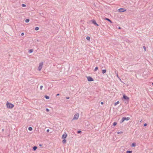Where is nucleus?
Here are the masks:
<instances>
[{
  "mask_svg": "<svg viewBox=\"0 0 153 153\" xmlns=\"http://www.w3.org/2000/svg\"><path fill=\"white\" fill-rule=\"evenodd\" d=\"M6 106L7 108L12 109L14 107V105L13 104L7 102L6 103Z\"/></svg>",
  "mask_w": 153,
  "mask_h": 153,
  "instance_id": "obj_1",
  "label": "nucleus"
},
{
  "mask_svg": "<svg viewBox=\"0 0 153 153\" xmlns=\"http://www.w3.org/2000/svg\"><path fill=\"white\" fill-rule=\"evenodd\" d=\"M43 63L42 62H41L39 64V66L38 67V70L39 71H40L42 68Z\"/></svg>",
  "mask_w": 153,
  "mask_h": 153,
  "instance_id": "obj_2",
  "label": "nucleus"
},
{
  "mask_svg": "<svg viewBox=\"0 0 153 153\" xmlns=\"http://www.w3.org/2000/svg\"><path fill=\"white\" fill-rule=\"evenodd\" d=\"M79 117V114L78 113L76 114H75L74 117L73 118V120H77Z\"/></svg>",
  "mask_w": 153,
  "mask_h": 153,
  "instance_id": "obj_3",
  "label": "nucleus"
},
{
  "mask_svg": "<svg viewBox=\"0 0 153 153\" xmlns=\"http://www.w3.org/2000/svg\"><path fill=\"white\" fill-rule=\"evenodd\" d=\"M123 98L125 100H126L128 102L129 100V98L125 94L123 95Z\"/></svg>",
  "mask_w": 153,
  "mask_h": 153,
  "instance_id": "obj_4",
  "label": "nucleus"
},
{
  "mask_svg": "<svg viewBox=\"0 0 153 153\" xmlns=\"http://www.w3.org/2000/svg\"><path fill=\"white\" fill-rule=\"evenodd\" d=\"M130 119V118L129 117H123L122 118L121 123L123 122L125 120H128Z\"/></svg>",
  "mask_w": 153,
  "mask_h": 153,
  "instance_id": "obj_5",
  "label": "nucleus"
},
{
  "mask_svg": "<svg viewBox=\"0 0 153 153\" xmlns=\"http://www.w3.org/2000/svg\"><path fill=\"white\" fill-rule=\"evenodd\" d=\"M67 137V134L66 132H65L62 136V139H65Z\"/></svg>",
  "mask_w": 153,
  "mask_h": 153,
  "instance_id": "obj_6",
  "label": "nucleus"
},
{
  "mask_svg": "<svg viewBox=\"0 0 153 153\" xmlns=\"http://www.w3.org/2000/svg\"><path fill=\"white\" fill-rule=\"evenodd\" d=\"M118 10L120 12H125L126 10V9L123 8H120Z\"/></svg>",
  "mask_w": 153,
  "mask_h": 153,
  "instance_id": "obj_7",
  "label": "nucleus"
},
{
  "mask_svg": "<svg viewBox=\"0 0 153 153\" xmlns=\"http://www.w3.org/2000/svg\"><path fill=\"white\" fill-rule=\"evenodd\" d=\"M88 80V81H92L94 80V79L92 78L90 76H88L87 77Z\"/></svg>",
  "mask_w": 153,
  "mask_h": 153,
  "instance_id": "obj_8",
  "label": "nucleus"
},
{
  "mask_svg": "<svg viewBox=\"0 0 153 153\" xmlns=\"http://www.w3.org/2000/svg\"><path fill=\"white\" fill-rule=\"evenodd\" d=\"M92 22L95 25H96L97 26H99V25L98 24H97L96 21L94 20H92Z\"/></svg>",
  "mask_w": 153,
  "mask_h": 153,
  "instance_id": "obj_9",
  "label": "nucleus"
},
{
  "mask_svg": "<svg viewBox=\"0 0 153 153\" xmlns=\"http://www.w3.org/2000/svg\"><path fill=\"white\" fill-rule=\"evenodd\" d=\"M119 103V101H117V102H115L114 104V106H116Z\"/></svg>",
  "mask_w": 153,
  "mask_h": 153,
  "instance_id": "obj_10",
  "label": "nucleus"
},
{
  "mask_svg": "<svg viewBox=\"0 0 153 153\" xmlns=\"http://www.w3.org/2000/svg\"><path fill=\"white\" fill-rule=\"evenodd\" d=\"M106 20H107L110 23H112V22L109 19H108V18H106L105 19Z\"/></svg>",
  "mask_w": 153,
  "mask_h": 153,
  "instance_id": "obj_11",
  "label": "nucleus"
},
{
  "mask_svg": "<svg viewBox=\"0 0 153 153\" xmlns=\"http://www.w3.org/2000/svg\"><path fill=\"white\" fill-rule=\"evenodd\" d=\"M63 140L62 141V143H65L66 142V140L65 139H63Z\"/></svg>",
  "mask_w": 153,
  "mask_h": 153,
  "instance_id": "obj_12",
  "label": "nucleus"
},
{
  "mask_svg": "<svg viewBox=\"0 0 153 153\" xmlns=\"http://www.w3.org/2000/svg\"><path fill=\"white\" fill-rule=\"evenodd\" d=\"M28 130L30 131H31L33 130L32 128L31 127H29L28 128Z\"/></svg>",
  "mask_w": 153,
  "mask_h": 153,
  "instance_id": "obj_13",
  "label": "nucleus"
},
{
  "mask_svg": "<svg viewBox=\"0 0 153 153\" xmlns=\"http://www.w3.org/2000/svg\"><path fill=\"white\" fill-rule=\"evenodd\" d=\"M102 73L104 74L106 73V70H102Z\"/></svg>",
  "mask_w": 153,
  "mask_h": 153,
  "instance_id": "obj_14",
  "label": "nucleus"
},
{
  "mask_svg": "<svg viewBox=\"0 0 153 153\" xmlns=\"http://www.w3.org/2000/svg\"><path fill=\"white\" fill-rule=\"evenodd\" d=\"M37 149V147L36 146H35L33 147V149L34 151L36 150Z\"/></svg>",
  "mask_w": 153,
  "mask_h": 153,
  "instance_id": "obj_15",
  "label": "nucleus"
},
{
  "mask_svg": "<svg viewBox=\"0 0 153 153\" xmlns=\"http://www.w3.org/2000/svg\"><path fill=\"white\" fill-rule=\"evenodd\" d=\"M45 98L47 99H49V97L47 95H45Z\"/></svg>",
  "mask_w": 153,
  "mask_h": 153,
  "instance_id": "obj_16",
  "label": "nucleus"
},
{
  "mask_svg": "<svg viewBox=\"0 0 153 153\" xmlns=\"http://www.w3.org/2000/svg\"><path fill=\"white\" fill-rule=\"evenodd\" d=\"M126 153H132V151H127Z\"/></svg>",
  "mask_w": 153,
  "mask_h": 153,
  "instance_id": "obj_17",
  "label": "nucleus"
},
{
  "mask_svg": "<svg viewBox=\"0 0 153 153\" xmlns=\"http://www.w3.org/2000/svg\"><path fill=\"white\" fill-rule=\"evenodd\" d=\"M86 39L87 40H90V37L89 36H87L86 37Z\"/></svg>",
  "mask_w": 153,
  "mask_h": 153,
  "instance_id": "obj_18",
  "label": "nucleus"
},
{
  "mask_svg": "<svg viewBox=\"0 0 153 153\" xmlns=\"http://www.w3.org/2000/svg\"><path fill=\"white\" fill-rule=\"evenodd\" d=\"M29 19H26L25 21L26 23H28L29 22Z\"/></svg>",
  "mask_w": 153,
  "mask_h": 153,
  "instance_id": "obj_19",
  "label": "nucleus"
},
{
  "mask_svg": "<svg viewBox=\"0 0 153 153\" xmlns=\"http://www.w3.org/2000/svg\"><path fill=\"white\" fill-rule=\"evenodd\" d=\"M39 29V27H36L35 28V30H38Z\"/></svg>",
  "mask_w": 153,
  "mask_h": 153,
  "instance_id": "obj_20",
  "label": "nucleus"
},
{
  "mask_svg": "<svg viewBox=\"0 0 153 153\" xmlns=\"http://www.w3.org/2000/svg\"><path fill=\"white\" fill-rule=\"evenodd\" d=\"M98 69V68L97 67H96L94 69V71H97Z\"/></svg>",
  "mask_w": 153,
  "mask_h": 153,
  "instance_id": "obj_21",
  "label": "nucleus"
},
{
  "mask_svg": "<svg viewBox=\"0 0 153 153\" xmlns=\"http://www.w3.org/2000/svg\"><path fill=\"white\" fill-rule=\"evenodd\" d=\"M33 52V50L32 49H30L29 51V52L30 53H31Z\"/></svg>",
  "mask_w": 153,
  "mask_h": 153,
  "instance_id": "obj_22",
  "label": "nucleus"
},
{
  "mask_svg": "<svg viewBox=\"0 0 153 153\" xmlns=\"http://www.w3.org/2000/svg\"><path fill=\"white\" fill-rule=\"evenodd\" d=\"M22 7H26V5H25V4H22Z\"/></svg>",
  "mask_w": 153,
  "mask_h": 153,
  "instance_id": "obj_23",
  "label": "nucleus"
},
{
  "mask_svg": "<svg viewBox=\"0 0 153 153\" xmlns=\"http://www.w3.org/2000/svg\"><path fill=\"white\" fill-rule=\"evenodd\" d=\"M123 133V132L122 131L118 132H117L118 134H121Z\"/></svg>",
  "mask_w": 153,
  "mask_h": 153,
  "instance_id": "obj_24",
  "label": "nucleus"
},
{
  "mask_svg": "<svg viewBox=\"0 0 153 153\" xmlns=\"http://www.w3.org/2000/svg\"><path fill=\"white\" fill-rule=\"evenodd\" d=\"M117 125V123L116 122H114L113 123L114 126H115Z\"/></svg>",
  "mask_w": 153,
  "mask_h": 153,
  "instance_id": "obj_25",
  "label": "nucleus"
},
{
  "mask_svg": "<svg viewBox=\"0 0 153 153\" xmlns=\"http://www.w3.org/2000/svg\"><path fill=\"white\" fill-rule=\"evenodd\" d=\"M132 146L133 147H134V146H135V144L134 143H133L132 144Z\"/></svg>",
  "mask_w": 153,
  "mask_h": 153,
  "instance_id": "obj_26",
  "label": "nucleus"
},
{
  "mask_svg": "<svg viewBox=\"0 0 153 153\" xmlns=\"http://www.w3.org/2000/svg\"><path fill=\"white\" fill-rule=\"evenodd\" d=\"M143 48H144L145 51H146V48L145 46H143Z\"/></svg>",
  "mask_w": 153,
  "mask_h": 153,
  "instance_id": "obj_27",
  "label": "nucleus"
},
{
  "mask_svg": "<svg viewBox=\"0 0 153 153\" xmlns=\"http://www.w3.org/2000/svg\"><path fill=\"white\" fill-rule=\"evenodd\" d=\"M43 88V86L41 85L40 86V90H42Z\"/></svg>",
  "mask_w": 153,
  "mask_h": 153,
  "instance_id": "obj_28",
  "label": "nucleus"
},
{
  "mask_svg": "<svg viewBox=\"0 0 153 153\" xmlns=\"http://www.w3.org/2000/svg\"><path fill=\"white\" fill-rule=\"evenodd\" d=\"M24 33H22L21 34V36H24Z\"/></svg>",
  "mask_w": 153,
  "mask_h": 153,
  "instance_id": "obj_29",
  "label": "nucleus"
},
{
  "mask_svg": "<svg viewBox=\"0 0 153 153\" xmlns=\"http://www.w3.org/2000/svg\"><path fill=\"white\" fill-rule=\"evenodd\" d=\"M46 111L47 112H48L49 111V110L48 108H46Z\"/></svg>",
  "mask_w": 153,
  "mask_h": 153,
  "instance_id": "obj_30",
  "label": "nucleus"
},
{
  "mask_svg": "<svg viewBox=\"0 0 153 153\" xmlns=\"http://www.w3.org/2000/svg\"><path fill=\"white\" fill-rule=\"evenodd\" d=\"M49 131V129H48L47 130V132H48Z\"/></svg>",
  "mask_w": 153,
  "mask_h": 153,
  "instance_id": "obj_31",
  "label": "nucleus"
},
{
  "mask_svg": "<svg viewBox=\"0 0 153 153\" xmlns=\"http://www.w3.org/2000/svg\"><path fill=\"white\" fill-rule=\"evenodd\" d=\"M147 126V124H146V123H145V124H144V126Z\"/></svg>",
  "mask_w": 153,
  "mask_h": 153,
  "instance_id": "obj_32",
  "label": "nucleus"
},
{
  "mask_svg": "<svg viewBox=\"0 0 153 153\" xmlns=\"http://www.w3.org/2000/svg\"><path fill=\"white\" fill-rule=\"evenodd\" d=\"M81 132V131H78V133H79Z\"/></svg>",
  "mask_w": 153,
  "mask_h": 153,
  "instance_id": "obj_33",
  "label": "nucleus"
},
{
  "mask_svg": "<svg viewBox=\"0 0 153 153\" xmlns=\"http://www.w3.org/2000/svg\"><path fill=\"white\" fill-rule=\"evenodd\" d=\"M101 104L102 105L103 104V102H101Z\"/></svg>",
  "mask_w": 153,
  "mask_h": 153,
  "instance_id": "obj_34",
  "label": "nucleus"
},
{
  "mask_svg": "<svg viewBox=\"0 0 153 153\" xmlns=\"http://www.w3.org/2000/svg\"><path fill=\"white\" fill-rule=\"evenodd\" d=\"M66 99H69V97H67Z\"/></svg>",
  "mask_w": 153,
  "mask_h": 153,
  "instance_id": "obj_35",
  "label": "nucleus"
},
{
  "mask_svg": "<svg viewBox=\"0 0 153 153\" xmlns=\"http://www.w3.org/2000/svg\"><path fill=\"white\" fill-rule=\"evenodd\" d=\"M59 94H57L56 95H57V96H59Z\"/></svg>",
  "mask_w": 153,
  "mask_h": 153,
  "instance_id": "obj_36",
  "label": "nucleus"
},
{
  "mask_svg": "<svg viewBox=\"0 0 153 153\" xmlns=\"http://www.w3.org/2000/svg\"><path fill=\"white\" fill-rule=\"evenodd\" d=\"M39 146H42V145H41V144L39 145Z\"/></svg>",
  "mask_w": 153,
  "mask_h": 153,
  "instance_id": "obj_37",
  "label": "nucleus"
}]
</instances>
